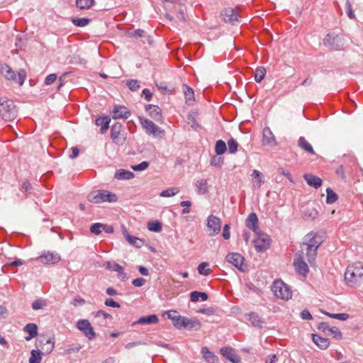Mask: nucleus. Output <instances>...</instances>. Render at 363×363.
Listing matches in <instances>:
<instances>
[{"label": "nucleus", "mask_w": 363, "mask_h": 363, "mask_svg": "<svg viewBox=\"0 0 363 363\" xmlns=\"http://www.w3.org/2000/svg\"><path fill=\"white\" fill-rule=\"evenodd\" d=\"M323 242L322 236L313 232L308 233L305 237L302 247H305L306 258L311 266L315 262L317 250Z\"/></svg>", "instance_id": "f257e3e1"}, {"label": "nucleus", "mask_w": 363, "mask_h": 363, "mask_svg": "<svg viewBox=\"0 0 363 363\" xmlns=\"http://www.w3.org/2000/svg\"><path fill=\"white\" fill-rule=\"evenodd\" d=\"M363 277V264L354 263L349 265L345 272V280L350 287H357L360 285Z\"/></svg>", "instance_id": "f03ea898"}, {"label": "nucleus", "mask_w": 363, "mask_h": 363, "mask_svg": "<svg viewBox=\"0 0 363 363\" xmlns=\"http://www.w3.org/2000/svg\"><path fill=\"white\" fill-rule=\"evenodd\" d=\"M18 116V108L12 100L0 98V116L7 121H12Z\"/></svg>", "instance_id": "7ed1b4c3"}, {"label": "nucleus", "mask_w": 363, "mask_h": 363, "mask_svg": "<svg viewBox=\"0 0 363 363\" xmlns=\"http://www.w3.org/2000/svg\"><path fill=\"white\" fill-rule=\"evenodd\" d=\"M87 199L94 203H112L117 201V196L106 190H98L90 192L87 196Z\"/></svg>", "instance_id": "20e7f679"}, {"label": "nucleus", "mask_w": 363, "mask_h": 363, "mask_svg": "<svg viewBox=\"0 0 363 363\" xmlns=\"http://www.w3.org/2000/svg\"><path fill=\"white\" fill-rule=\"evenodd\" d=\"M139 120L142 127L147 135H152L156 138H163L164 130L154 123L152 121L142 117H140Z\"/></svg>", "instance_id": "39448f33"}, {"label": "nucleus", "mask_w": 363, "mask_h": 363, "mask_svg": "<svg viewBox=\"0 0 363 363\" xmlns=\"http://www.w3.org/2000/svg\"><path fill=\"white\" fill-rule=\"evenodd\" d=\"M0 71L7 79L14 81L20 86L23 84L26 77V73L23 69H21L16 76L13 70L9 65L4 64L1 65Z\"/></svg>", "instance_id": "423d86ee"}, {"label": "nucleus", "mask_w": 363, "mask_h": 363, "mask_svg": "<svg viewBox=\"0 0 363 363\" xmlns=\"http://www.w3.org/2000/svg\"><path fill=\"white\" fill-rule=\"evenodd\" d=\"M272 290L274 294L283 300H289L292 297V291L289 286L281 280L274 281Z\"/></svg>", "instance_id": "0eeeda50"}, {"label": "nucleus", "mask_w": 363, "mask_h": 363, "mask_svg": "<svg viewBox=\"0 0 363 363\" xmlns=\"http://www.w3.org/2000/svg\"><path fill=\"white\" fill-rule=\"evenodd\" d=\"M55 347L54 337H42L36 342V347L42 354H48L52 352Z\"/></svg>", "instance_id": "6e6552de"}, {"label": "nucleus", "mask_w": 363, "mask_h": 363, "mask_svg": "<svg viewBox=\"0 0 363 363\" xmlns=\"http://www.w3.org/2000/svg\"><path fill=\"white\" fill-rule=\"evenodd\" d=\"M253 242L257 252H264L270 246V238L266 233H256Z\"/></svg>", "instance_id": "1a4fd4ad"}, {"label": "nucleus", "mask_w": 363, "mask_h": 363, "mask_svg": "<svg viewBox=\"0 0 363 363\" xmlns=\"http://www.w3.org/2000/svg\"><path fill=\"white\" fill-rule=\"evenodd\" d=\"M206 226L210 236L216 235L221 229V220L214 215H210L206 219Z\"/></svg>", "instance_id": "9d476101"}, {"label": "nucleus", "mask_w": 363, "mask_h": 363, "mask_svg": "<svg viewBox=\"0 0 363 363\" xmlns=\"http://www.w3.org/2000/svg\"><path fill=\"white\" fill-rule=\"evenodd\" d=\"M77 328L79 330L82 331L84 336L89 340H92L96 336L94 328L88 320L82 319L78 320L77 322Z\"/></svg>", "instance_id": "9b49d317"}, {"label": "nucleus", "mask_w": 363, "mask_h": 363, "mask_svg": "<svg viewBox=\"0 0 363 363\" xmlns=\"http://www.w3.org/2000/svg\"><path fill=\"white\" fill-rule=\"evenodd\" d=\"M38 259L43 264H57L60 260V255L54 252H49L43 253Z\"/></svg>", "instance_id": "f8f14e48"}, {"label": "nucleus", "mask_w": 363, "mask_h": 363, "mask_svg": "<svg viewBox=\"0 0 363 363\" xmlns=\"http://www.w3.org/2000/svg\"><path fill=\"white\" fill-rule=\"evenodd\" d=\"M262 144L269 147H274L277 145L276 138L269 127H265L262 131Z\"/></svg>", "instance_id": "ddd939ff"}, {"label": "nucleus", "mask_w": 363, "mask_h": 363, "mask_svg": "<svg viewBox=\"0 0 363 363\" xmlns=\"http://www.w3.org/2000/svg\"><path fill=\"white\" fill-rule=\"evenodd\" d=\"M296 256L294 262L296 271L298 274L306 276L308 272V267L304 262L302 255H296Z\"/></svg>", "instance_id": "4468645a"}, {"label": "nucleus", "mask_w": 363, "mask_h": 363, "mask_svg": "<svg viewBox=\"0 0 363 363\" xmlns=\"http://www.w3.org/2000/svg\"><path fill=\"white\" fill-rule=\"evenodd\" d=\"M225 259L228 262L232 264L239 270L242 271V266L245 259L240 254L235 252L229 253Z\"/></svg>", "instance_id": "2eb2a0df"}, {"label": "nucleus", "mask_w": 363, "mask_h": 363, "mask_svg": "<svg viewBox=\"0 0 363 363\" xmlns=\"http://www.w3.org/2000/svg\"><path fill=\"white\" fill-rule=\"evenodd\" d=\"M122 125L120 123H115L111 129V137L116 143H123L125 137L121 136Z\"/></svg>", "instance_id": "dca6fc26"}, {"label": "nucleus", "mask_w": 363, "mask_h": 363, "mask_svg": "<svg viewBox=\"0 0 363 363\" xmlns=\"http://www.w3.org/2000/svg\"><path fill=\"white\" fill-rule=\"evenodd\" d=\"M220 354L233 363H239L240 357L237 355L234 349L230 347H225L220 349Z\"/></svg>", "instance_id": "f3484780"}, {"label": "nucleus", "mask_w": 363, "mask_h": 363, "mask_svg": "<svg viewBox=\"0 0 363 363\" xmlns=\"http://www.w3.org/2000/svg\"><path fill=\"white\" fill-rule=\"evenodd\" d=\"M145 111L149 116L157 122L162 121V111L158 106L148 104L145 106Z\"/></svg>", "instance_id": "a211bd4d"}, {"label": "nucleus", "mask_w": 363, "mask_h": 363, "mask_svg": "<svg viewBox=\"0 0 363 363\" xmlns=\"http://www.w3.org/2000/svg\"><path fill=\"white\" fill-rule=\"evenodd\" d=\"M221 16L223 19L226 23H233L234 21H237L238 19V14L235 9L232 8L225 9L222 13Z\"/></svg>", "instance_id": "6ab92c4d"}, {"label": "nucleus", "mask_w": 363, "mask_h": 363, "mask_svg": "<svg viewBox=\"0 0 363 363\" xmlns=\"http://www.w3.org/2000/svg\"><path fill=\"white\" fill-rule=\"evenodd\" d=\"M111 113L113 119L128 118L130 116V111L122 106H116Z\"/></svg>", "instance_id": "aec40b11"}, {"label": "nucleus", "mask_w": 363, "mask_h": 363, "mask_svg": "<svg viewBox=\"0 0 363 363\" xmlns=\"http://www.w3.org/2000/svg\"><path fill=\"white\" fill-rule=\"evenodd\" d=\"M184 320H185L184 328L188 330H198L201 327V322L196 318H189L187 317H185V319H184Z\"/></svg>", "instance_id": "412c9836"}, {"label": "nucleus", "mask_w": 363, "mask_h": 363, "mask_svg": "<svg viewBox=\"0 0 363 363\" xmlns=\"http://www.w3.org/2000/svg\"><path fill=\"white\" fill-rule=\"evenodd\" d=\"M303 178L309 186H313L315 189L320 187L323 183L320 178L313 174H306L303 176Z\"/></svg>", "instance_id": "4be33fe9"}, {"label": "nucleus", "mask_w": 363, "mask_h": 363, "mask_svg": "<svg viewBox=\"0 0 363 363\" xmlns=\"http://www.w3.org/2000/svg\"><path fill=\"white\" fill-rule=\"evenodd\" d=\"M111 122V118L107 116H100L96 119V125L97 126H100V132L101 133H104L109 128V123Z\"/></svg>", "instance_id": "5701e85b"}, {"label": "nucleus", "mask_w": 363, "mask_h": 363, "mask_svg": "<svg viewBox=\"0 0 363 363\" xmlns=\"http://www.w3.org/2000/svg\"><path fill=\"white\" fill-rule=\"evenodd\" d=\"M23 331L28 333V336L25 337L26 341H30L38 335V327L35 323H28L24 328Z\"/></svg>", "instance_id": "b1692460"}, {"label": "nucleus", "mask_w": 363, "mask_h": 363, "mask_svg": "<svg viewBox=\"0 0 363 363\" xmlns=\"http://www.w3.org/2000/svg\"><path fill=\"white\" fill-rule=\"evenodd\" d=\"M158 320H159L158 317L155 314L150 315L147 316H142L137 321L134 322L133 323V325H135V324H140V325L155 324L158 322Z\"/></svg>", "instance_id": "393cba45"}, {"label": "nucleus", "mask_w": 363, "mask_h": 363, "mask_svg": "<svg viewBox=\"0 0 363 363\" xmlns=\"http://www.w3.org/2000/svg\"><path fill=\"white\" fill-rule=\"evenodd\" d=\"M247 227L252 231L257 233L258 228V218L255 213H251L246 220Z\"/></svg>", "instance_id": "a878e982"}, {"label": "nucleus", "mask_w": 363, "mask_h": 363, "mask_svg": "<svg viewBox=\"0 0 363 363\" xmlns=\"http://www.w3.org/2000/svg\"><path fill=\"white\" fill-rule=\"evenodd\" d=\"M312 339L313 342L321 350H325L329 346L330 342L327 338L313 334Z\"/></svg>", "instance_id": "bb28decb"}, {"label": "nucleus", "mask_w": 363, "mask_h": 363, "mask_svg": "<svg viewBox=\"0 0 363 363\" xmlns=\"http://www.w3.org/2000/svg\"><path fill=\"white\" fill-rule=\"evenodd\" d=\"M123 235L125 238V239L127 240V241L133 246H135L138 248H140L143 246V240L137 238V237H133V236H131L128 232L127 231V230H123Z\"/></svg>", "instance_id": "cd10ccee"}, {"label": "nucleus", "mask_w": 363, "mask_h": 363, "mask_svg": "<svg viewBox=\"0 0 363 363\" xmlns=\"http://www.w3.org/2000/svg\"><path fill=\"white\" fill-rule=\"evenodd\" d=\"M135 177L134 174L128 170L121 169L116 172L114 177L118 180H129Z\"/></svg>", "instance_id": "c85d7f7f"}, {"label": "nucleus", "mask_w": 363, "mask_h": 363, "mask_svg": "<svg viewBox=\"0 0 363 363\" xmlns=\"http://www.w3.org/2000/svg\"><path fill=\"white\" fill-rule=\"evenodd\" d=\"M201 354L203 355V357L205 359V360L208 363H217L218 362V357L212 352H211L208 349V347H202Z\"/></svg>", "instance_id": "c756f323"}, {"label": "nucleus", "mask_w": 363, "mask_h": 363, "mask_svg": "<svg viewBox=\"0 0 363 363\" xmlns=\"http://www.w3.org/2000/svg\"><path fill=\"white\" fill-rule=\"evenodd\" d=\"M318 216V211L314 207H307L303 211L304 220H313Z\"/></svg>", "instance_id": "7c9ffc66"}, {"label": "nucleus", "mask_w": 363, "mask_h": 363, "mask_svg": "<svg viewBox=\"0 0 363 363\" xmlns=\"http://www.w3.org/2000/svg\"><path fill=\"white\" fill-rule=\"evenodd\" d=\"M298 145L303 150H304L306 152L314 155L315 152L313 150V147L303 137H300L298 140Z\"/></svg>", "instance_id": "2f4dec72"}, {"label": "nucleus", "mask_w": 363, "mask_h": 363, "mask_svg": "<svg viewBox=\"0 0 363 363\" xmlns=\"http://www.w3.org/2000/svg\"><path fill=\"white\" fill-rule=\"evenodd\" d=\"M248 320L255 327L262 328L264 324V321L255 313H250Z\"/></svg>", "instance_id": "473e14b6"}, {"label": "nucleus", "mask_w": 363, "mask_h": 363, "mask_svg": "<svg viewBox=\"0 0 363 363\" xmlns=\"http://www.w3.org/2000/svg\"><path fill=\"white\" fill-rule=\"evenodd\" d=\"M169 319L172 320L173 325L177 329H183L185 324V316H171L169 315Z\"/></svg>", "instance_id": "72a5a7b5"}, {"label": "nucleus", "mask_w": 363, "mask_h": 363, "mask_svg": "<svg viewBox=\"0 0 363 363\" xmlns=\"http://www.w3.org/2000/svg\"><path fill=\"white\" fill-rule=\"evenodd\" d=\"M190 298L192 302H197L199 298H201L202 301H205L208 299V294L205 292L194 291L190 294Z\"/></svg>", "instance_id": "f704fd0d"}, {"label": "nucleus", "mask_w": 363, "mask_h": 363, "mask_svg": "<svg viewBox=\"0 0 363 363\" xmlns=\"http://www.w3.org/2000/svg\"><path fill=\"white\" fill-rule=\"evenodd\" d=\"M94 3L95 0H76L77 7L82 10L89 9Z\"/></svg>", "instance_id": "c9c22d12"}, {"label": "nucleus", "mask_w": 363, "mask_h": 363, "mask_svg": "<svg viewBox=\"0 0 363 363\" xmlns=\"http://www.w3.org/2000/svg\"><path fill=\"white\" fill-rule=\"evenodd\" d=\"M196 186L199 194H204L208 191V183L206 179L197 180Z\"/></svg>", "instance_id": "e433bc0d"}, {"label": "nucleus", "mask_w": 363, "mask_h": 363, "mask_svg": "<svg viewBox=\"0 0 363 363\" xmlns=\"http://www.w3.org/2000/svg\"><path fill=\"white\" fill-rule=\"evenodd\" d=\"M209 264L208 262H201L197 268L198 272L203 276H208L211 274L212 270L208 268Z\"/></svg>", "instance_id": "4c0bfd02"}, {"label": "nucleus", "mask_w": 363, "mask_h": 363, "mask_svg": "<svg viewBox=\"0 0 363 363\" xmlns=\"http://www.w3.org/2000/svg\"><path fill=\"white\" fill-rule=\"evenodd\" d=\"M179 192V188L171 187L162 191L160 193L161 197H171L177 195Z\"/></svg>", "instance_id": "58836bf2"}, {"label": "nucleus", "mask_w": 363, "mask_h": 363, "mask_svg": "<svg viewBox=\"0 0 363 363\" xmlns=\"http://www.w3.org/2000/svg\"><path fill=\"white\" fill-rule=\"evenodd\" d=\"M42 352L40 350H33L30 352L29 363H40L42 359Z\"/></svg>", "instance_id": "ea45409f"}, {"label": "nucleus", "mask_w": 363, "mask_h": 363, "mask_svg": "<svg viewBox=\"0 0 363 363\" xmlns=\"http://www.w3.org/2000/svg\"><path fill=\"white\" fill-rule=\"evenodd\" d=\"M266 75V69L263 67H259L255 72V80L256 82H261Z\"/></svg>", "instance_id": "a19ab883"}, {"label": "nucleus", "mask_w": 363, "mask_h": 363, "mask_svg": "<svg viewBox=\"0 0 363 363\" xmlns=\"http://www.w3.org/2000/svg\"><path fill=\"white\" fill-rule=\"evenodd\" d=\"M226 150V144L223 140H219L216 143L215 152L218 155H223L225 152Z\"/></svg>", "instance_id": "79ce46f5"}, {"label": "nucleus", "mask_w": 363, "mask_h": 363, "mask_svg": "<svg viewBox=\"0 0 363 363\" xmlns=\"http://www.w3.org/2000/svg\"><path fill=\"white\" fill-rule=\"evenodd\" d=\"M91 19L87 18H73L72 23L77 27H84L89 23Z\"/></svg>", "instance_id": "37998d69"}, {"label": "nucleus", "mask_w": 363, "mask_h": 363, "mask_svg": "<svg viewBox=\"0 0 363 363\" xmlns=\"http://www.w3.org/2000/svg\"><path fill=\"white\" fill-rule=\"evenodd\" d=\"M327 197H326V203L328 204H331L335 203L338 196L336 193H335L330 188H328L326 189Z\"/></svg>", "instance_id": "c03bdc74"}, {"label": "nucleus", "mask_w": 363, "mask_h": 363, "mask_svg": "<svg viewBox=\"0 0 363 363\" xmlns=\"http://www.w3.org/2000/svg\"><path fill=\"white\" fill-rule=\"evenodd\" d=\"M104 267L109 270V271H111V272H118V270H121V266L119 265L118 263H116V262H113V261H108V262H106L104 264Z\"/></svg>", "instance_id": "a18cd8bd"}, {"label": "nucleus", "mask_w": 363, "mask_h": 363, "mask_svg": "<svg viewBox=\"0 0 363 363\" xmlns=\"http://www.w3.org/2000/svg\"><path fill=\"white\" fill-rule=\"evenodd\" d=\"M183 89H184V94L185 99H186V102L194 101V92L193 89L186 85H184Z\"/></svg>", "instance_id": "49530a36"}, {"label": "nucleus", "mask_w": 363, "mask_h": 363, "mask_svg": "<svg viewBox=\"0 0 363 363\" xmlns=\"http://www.w3.org/2000/svg\"><path fill=\"white\" fill-rule=\"evenodd\" d=\"M323 313L330 318L340 320H346L349 318V315L347 313H330L329 312H323Z\"/></svg>", "instance_id": "de8ad7c7"}, {"label": "nucleus", "mask_w": 363, "mask_h": 363, "mask_svg": "<svg viewBox=\"0 0 363 363\" xmlns=\"http://www.w3.org/2000/svg\"><path fill=\"white\" fill-rule=\"evenodd\" d=\"M103 229H105V225L100 223H96L90 227L91 233L95 235L101 234Z\"/></svg>", "instance_id": "09e8293b"}, {"label": "nucleus", "mask_w": 363, "mask_h": 363, "mask_svg": "<svg viewBox=\"0 0 363 363\" xmlns=\"http://www.w3.org/2000/svg\"><path fill=\"white\" fill-rule=\"evenodd\" d=\"M147 228L152 232H160L162 230V225L158 221H151L148 222Z\"/></svg>", "instance_id": "8fccbe9b"}, {"label": "nucleus", "mask_w": 363, "mask_h": 363, "mask_svg": "<svg viewBox=\"0 0 363 363\" xmlns=\"http://www.w3.org/2000/svg\"><path fill=\"white\" fill-rule=\"evenodd\" d=\"M252 177L257 179V186L259 188L264 183L262 173L258 170L255 169L252 172Z\"/></svg>", "instance_id": "3c124183"}, {"label": "nucleus", "mask_w": 363, "mask_h": 363, "mask_svg": "<svg viewBox=\"0 0 363 363\" xmlns=\"http://www.w3.org/2000/svg\"><path fill=\"white\" fill-rule=\"evenodd\" d=\"M228 151L230 153L235 154L237 152L238 144L235 139L230 138L228 141Z\"/></svg>", "instance_id": "603ef678"}, {"label": "nucleus", "mask_w": 363, "mask_h": 363, "mask_svg": "<svg viewBox=\"0 0 363 363\" xmlns=\"http://www.w3.org/2000/svg\"><path fill=\"white\" fill-rule=\"evenodd\" d=\"M126 85L132 91H135L140 88L139 82L136 79L127 80Z\"/></svg>", "instance_id": "864d4df0"}, {"label": "nucleus", "mask_w": 363, "mask_h": 363, "mask_svg": "<svg viewBox=\"0 0 363 363\" xmlns=\"http://www.w3.org/2000/svg\"><path fill=\"white\" fill-rule=\"evenodd\" d=\"M150 165V163L147 161H143L138 164L132 165L131 168L134 171H143L146 169Z\"/></svg>", "instance_id": "5fc2aeb1"}, {"label": "nucleus", "mask_w": 363, "mask_h": 363, "mask_svg": "<svg viewBox=\"0 0 363 363\" xmlns=\"http://www.w3.org/2000/svg\"><path fill=\"white\" fill-rule=\"evenodd\" d=\"M345 9H346V11H347V14L348 17L350 19H354L355 15L352 11V4L349 0H346Z\"/></svg>", "instance_id": "6e6d98bb"}, {"label": "nucleus", "mask_w": 363, "mask_h": 363, "mask_svg": "<svg viewBox=\"0 0 363 363\" xmlns=\"http://www.w3.org/2000/svg\"><path fill=\"white\" fill-rule=\"evenodd\" d=\"M46 303L45 301H43L41 299L35 300L32 303V308L33 310H39L43 308L44 306H45Z\"/></svg>", "instance_id": "4d7b16f0"}, {"label": "nucleus", "mask_w": 363, "mask_h": 363, "mask_svg": "<svg viewBox=\"0 0 363 363\" xmlns=\"http://www.w3.org/2000/svg\"><path fill=\"white\" fill-rule=\"evenodd\" d=\"M328 333L330 335H333L334 337L340 339L342 337V333L340 330L336 327H333L328 328Z\"/></svg>", "instance_id": "13d9d810"}, {"label": "nucleus", "mask_w": 363, "mask_h": 363, "mask_svg": "<svg viewBox=\"0 0 363 363\" xmlns=\"http://www.w3.org/2000/svg\"><path fill=\"white\" fill-rule=\"evenodd\" d=\"M180 205L184 207L182 211V214H187L190 212V209L189 208V207L191 206V202L190 201H183L180 203Z\"/></svg>", "instance_id": "bf43d9fd"}, {"label": "nucleus", "mask_w": 363, "mask_h": 363, "mask_svg": "<svg viewBox=\"0 0 363 363\" xmlns=\"http://www.w3.org/2000/svg\"><path fill=\"white\" fill-rule=\"evenodd\" d=\"M20 189H21V191H22L23 192L30 193L31 192V189H32V186H31V185H30L29 182L25 181L21 184Z\"/></svg>", "instance_id": "052dcab7"}, {"label": "nucleus", "mask_w": 363, "mask_h": 363, "mask_svg": "<svg viewBox=\"0 0 363 363\" xmlns=\"http://www.w3.org/2000/svg\"><path fill=\"white\" fill-rule=\"evenodd\" d=\"M57 78V75L56 74H50L48 75L45 79V84L46 85L52 84Z\"/></svg>", "instance_id": "680f3d73"}, {"label": "nucleus", "mask_w": 363, "mask_h": 363, "mask_svg": "<svg viewBox=\"0 0 363 363\" xmlns=\"http://www.w3.org/2000/svg\"><path fill=\"white\" fill-rule=\"evenodd\" d=\"M95 317L96 318H102L104 319L112 318L111 315H110L109 313H106V311H104L103 310L98 311L96 313Z\"/></svg>", "instance_id": "e2e57ef3"}, {"label": "nucleus", "mask_w": 363, "mask_h": 363, "mask_svg": "<svg viewBox=\"0 0 363 363\" xmlns=\"http://www.w3.org/2000/svg\"><path fill=\"white\" fill-rule=\"evenodd\" d=\"M86 303L85 300L80 297V296H76L73 300H72V303L74 306H83Z\"/></svg>", "instance_id": "0e129e2a"}, {"label": "nucleus", "mask_w": 363, "mask_h": 363, "mask_svg": "<svg viewBox=\"0 0 363 363\" xmlns=\"http://www.w3.org/2000/svg\"><path fill=\"white\" fill-rule=\"evenodd\" d=\"M105 305L107 306H109V307H113V308H120L121 306L120 304L115 301L112 298H108L105 301Z\"/></svg>", "instance_id": "69168bd1"}, {"label": "nucleus", "mask_w": 363, "mask_h": 363, "mask_svg": "<svg viewBox=\"0 0 363 363\" xmlns=\"http://www.w3.org/2000/svg\"><path fill=\"white\" fill-rule=\"evenodd\" d=\"M301 318L303 319V320H311L313 318L311 313L309 312L308 310L307 309H304L301 312Z\"/></svg>", "instance_id": "338daca9"}, {"label": "nucleus", "mask_w": 363, "mask_h": 363, "mask_svg": "<svg viewBox=\"0 0 363 363\" xmlns=\"http://www.w3.org/2000/svg\"><path fill=\"white\" fill-rule=\"evenodd\" d=\"M145 283V279L143 278H137L133 280L132 284L136 287H140Z\"/></svg>", "instance_id": "774afa93"}]
</instances>
